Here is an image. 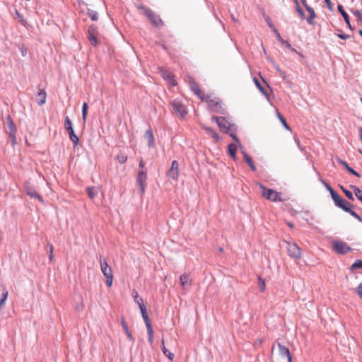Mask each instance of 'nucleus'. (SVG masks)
Returning a JSON list of instances; mask_svg holds the SVG:
<instances>
[{
  "label": "nucleus",
  "instance_id": "35",
  "mask_svg": "<svg viewBox=\"0 0 362 362\" xmlns=\"http://www.w3.org/2000/svg\"><path fill=\"white\" fill-rule=\"evenodd\" d=\"M64 127L69 132L73 129L71 122L68 116L65 117Z\"/></svg>",
  "mask_w": 362,
  "mask_h": 362
},
{
  "label": "nucleus",
  "instance_id": "11",
  "mask_svg": "<svg viewBox=\"0 0 362 362\" xmlns=\"http://www.w3.org/2000/svg\"><path fill=\"white\" fill-rule=\"evenodd\" d=\"M171 105L173 111L176 112L178 116L183 117L187 115V108L180 100H175L172 101Z\"/></svg>",
  "mask_w": 362,
  "mask_h": 362
},
{
  "label": "nucleus",
  "instance_id": "49",
  "mask_svg": "<svg viewBox=\"0 0 362 362\" xmlns=\"http://www.w3.org/2000/svg\"><path fill=\"white\" fill-rule=\"evenodd\" d=\"M325 2L329 10L332 9V4L330 0H325Z\"/></svg>",
  "mask_w": 362,
  "mask_h": 362
},
{
  "label": "nucleus",
  "instance_id": "54",
  "mask_svg": "<svg viewBox=\"0 0 362 362\" xmlns=\"http://www.w3.org/2000/svg\"><path fill=\"white\" fill-rule=\"evenodd\" d=\"M303 5L305 7V8H307L308 7H309L310 6H308V4H307V1L306 0H300Z\"/></svg>",
  "mask_w": 362,
  "mask_h": 362
},
{
  "label": "nucleus",
  "instance_id": "38",
  "mask_svg": "<svg viewBox=\"0 0 362 362\" xmlns=\"http://www.w3.org/2000/svg\"><path fill=\"white\" fill-rule=\"evenodd\" d=\"M98 35V29L95 25H91L89 26L88 30V35Z\"/></svg>",
  "mask_w": 362,
  "mask_h": 362
},
{
  "label": "nucleus",
  "instance_id": "36",
  "mask_svg": "<svg viewBox=\"0 0 362 362\" xmlns=\"http://www.w3.org/2000/svg\"><path fill=\"white\" fill-rule=\"evenodd\" d=\"M88 104L86 103H84L82 107V119L83 122H86V117L88 115Z\"/></svg>",
  "mask_w": 362,
  "mask_h": 362
},
{
  "label": "nucleus",
  "instance_id": "40",
  "mask_svg": "<svg viewBox=\"0 0 362 362\" xmlns=\"http://www.w3.org/2000/svg\"><path fill=\"white\" fill-rule=\"evenodd\" d=\"M362 268V260L358 259L351 265V269H361Z\"/></svg>",
  "mask_w": 362,
  "mask_h": 362
},
{
  "label": "nucleus",
  "instance_id": "56",
  "mask_svg": "<svg viewBox=\"0 0 362 362\" xmlns=\"http://www.w3.org/2000/svg\"><path fill=\"white\" fill-rule=\"evenodd\" d=\"M360 134H361V141L362 142V128L359 129Z\"/></svg>",
  "mask_w": 362,
  "mask_h": 362
},
{
  "label": "nucleus",
  "instance_id": "58",
  "mask_svg": "<svg viewBox=\"0 0 362 362\" xmlns=\"http://www.w3.org/2000/svg\"><path fill=\"white\" fill-rule=\"evenodd\" d=\"M255 343L260 344L262 343V340L261 339H258V340L256 341Z\"/></svg>",
  "mask_w": 362,
  "mask_h": 362
},
{
  "label": "nucleus",
  "instance_id": "6",
  "mask_svg": "<svg viewBox=\"0 0 362 362\" xmlns=\"http://www.w3.org/2000/svg\"><path fill=\"white\" fill-rule=\"evenodd\" d=\"M138 8L144 11V15L149 19L153 25L161 27L164 25L160 17L156 14L152 10L145 7L144 5L138 6Z\"/></svg>",
  "mask_w": 362,
  "mask_h": 362
},
{
  "label": "nucleus",
  "instance_id": "48",
  "mask_svg": "<svg viewBox=\"0 0 362 362\" xmlns=\"http://www.w3.org/2000/svg\"><path fill=\"white\" fill-rule=\"evenodd\" d=\"M337 36L340 39H342V40H346V39L349 38V37H350L349 35H345V34H342V33H338Z\"/></svg>",
  "mask_w": 362,
  "mask_h": 362
},
{
  "label": "nucleus",
  "instance_id": "27",
  "mask_svg": "<svg viewBox=\"0 0 362 362\" xmlns=\"http://www.w3.org/2000/svg\"><path fill=\"white\" fill-rule=\"evenodd\" d=\"M206 132L216 141L219 140V136L211 128L208 127H204Z\"/></svg>",
  "mask_w": 362,
  "mask_h": 362
},
{
  "label": "nucleus",
  "instance_id": "42",
  "mask_svg": "<svg viewBox=\"0 0 362 362\" xmlns=\"http://www.w3.org/2000/svg\"><path fill=\"white\" fill-rule=\"evenodd\" d=\"M254 81L255 83V85L257 86V87L259 88V90L263 93V94H265V90L263 88V86L261 85L260 82L258 81L257 78H254Z\"/></svg>",
  "mask_w": 362,
  "mask_h": 362
},
{
  "label": "nucleus",
  "instance_id": "14",
  "mask_svg": "<svg viewBox=\"0 0 362 362\" xmlns=\"http://www.w3.org/2000/svg\"><path fill=\"white\" fill-rule=\"evenodd\" d=\"M167 175L173 180H177L179 177V164L177 160H173L172 162L171 168L168 171Z\"/></svg>",
  "mask_w": 362,
  "mask_h": 362
},
{
  "label": "nucleus",
  "instance_id": "60",
  "mask_svg": "<svg viewBox=\"0 0 362 362\" xmlns=\"http://www.w3.org/2000/svg\"><path fill=\"white\" fill-rule=\"evenodd\" d=\"M22 54H23V55L24 56V55H25V54H26V53L25 52V51H23V52H22Z\"/></svg>",
  "mask_w": 362,
  "mask_h": 362
},
{
  "label": "nucleus",
  "instance_id": "13",
  "mask_svg": "<svg viewBox=\"0 0 362 362\" xmlns=\"http://www.w3.org/2000/svg\"><path fill=\"white\" fill-rule=\"evenodd\" d=\"M331 197H332L333 201L334 202L335 204L338 207L342 209L344 211L349 206H351V204L344 200L337 192L332 193V195Z\"/></svg>",
  "mask_w": 362,
  "mask_h": 362
},
{
  "label": "nucleus",
  "instance_id": "7",
  "mask_svg": "<svg viewBox=\"0 0 362 362\" xmlns=\"http://www.w3.org/2000/svg\"><path fill=\"white\" fill-rule=\"evenodd\" d=\"M288 255L294 259H300L303 256L302 249L295 243L284 240Z\"/></svg>",
  "mask_w": 362,
  "mask_h": 362
},
{
  "label": "nucleus",
  "instance_id": "34",
  "mask_svg": "<svg viewBox=\"0 0 362 362\" xmlns=\"http://www.w3.org/2000/svg\"><path fill=\"white\" fill-rule=\"evenodd\" d=\"M352 206H353L352 204H351V206H349L346 209H345L344 211L346 212L349 213L352 216L357 218L358 220L361 221V218L360 217V216L358 214H356L354 211L351 210V207H352Z\"/></svg>",
  "mask_w": 362,
  "mask_h": 362
},
{
  "label": "nucleus",
  "instance_id": "51",
  "mask_svg": "<svg viewBox=\"0 0 362 362\" xmlns=\"http://www.w3.org/2000/svg\"><path fill=\"white\" fill-rule=\"evenodd\" d=\"M325 186L328 191L330 192L331 196L332 195V193H336V192L330 187V185L325 184Z\"/></svg>",
  "mask_w": 362,
  "mask_h": 362
},
{
  "label": "nucleus",
  "instance_id": "31",
  "mask_svg": "<svg viewBox=\"0 0 362 362\" xmlns=\"http://www.w3.org/2000/svg\"><path fill=\"white\" fill-rule=\"evenodd\" d=\"M276 115L279 118V119L280 120V122H281V124L284 125V127L288 129V130H291V128L290 127L288 126V124H287L286 119L284 118V117L281 115V113L279 112H276Z\"/></svg>",
  "mask_w": 362,
  "mask_h": 362
},
{
  "label": "nucleus",
  "instance_id": "55",
  "mask_svg": "<svg viewBox=\"0 0 362 362\" xmlns=\"http://www.w3.org/2000/svg\"><path fill=\"white\" fill-rule=\"evenodd\" d=\"M268 25H269V26L271 28H272L273 30H274V29H276V28H274V25L272 24V23H271V22H268Z\"/></svg>",
  "mask_w": 362,
  "mask_h": 362
},
{
  "label": "nucleus",
  "instance_id": "12",
  "mask_svg": "<svg viewBox=\"0 0 362 362\" xmlns=\"http://www.w3.org/2000/svg\"><path fill=\"white\" fill-rule=\"evenodd\" d=\"M332 245L334 250L339 254H346L351 250L348 245L342 241H335Z\"/></svg>",
  "mask_w": 362,
  "mask_h": 362
},
{
  "label": "nucleus",
  "instance_id": "29",
  "mask_svg": "<svg viewBox=\"0 0 362 362\" xmlns=\"http://www.w3.org/2000/svg\"><path fill=\"white\" fill-rule=\"evenodd\" d=\"M274 33L276 35V37L277 39L279 40V41L284 46L287 47H291V45L289 44L288 42L284 40L281 35L279 34V33L278 32V30L276 29H274Z\"/></svg>",
  "mask_w": 362,
  "mask_h": 362
},
{
  "label": "nucleus",
  "instance_id": "5",
  "mask_svg": "<svg viewBox=\"0 0 362 362\" xmlns=\"http://www.w3.org/2000/svg\"><path fill=\"white\" fill-rule=\"evenodd\" d=\"M205 100L208 105V107L213 111L219 114H225V110L223 107L221 100L215 96L209 95H205Z\"/></svg>",
  "mask_w": 362,
  "mask_h": 362
},
{
  "label": "nucleus",
  "instance_id": "10",
  "mask_svg": "<svg viewBox=\"0 0 362 362\" xmlns=\"http://www.w3.org/2000/svg\"><path fill=\"white\" fill-rule=\"evenodd\" d=\"M187 82L189 84L191 90L202 100L205 98V93L200 89L198 83L191 76H188Z\"/></svg>",
  "mask_w": 362,
  "mask_h": 362
},
{
  "label": "nucleus",
  "instance_id": "39",
  "mask_svg": "<svg viewBox=\"0 0 362 362\" xmlns=\"http://www.w3.org/2000/svg\"><path fill=\"white\" fill-rule=\"evenodd\" d=\"M258 287L259 289V292H264L265 288V282L260 277L258 278Z\"/></svg>",
  "mask_w": 362,
  "mask_h": 362
},
{
  "label": "nucleus",
  "instance_id": "21",
  "mask_svg": "<svg viewBox=\"0 0 362 362\" xmlns=\"http://www.w3.org/2000/svg\"><path fill=\"white\" fill-rule=\"evenodd\" d=\"M244 161L250 166L252 171H256L257 168L252 158L246 153H243Z\"/></svg>",
  "mask_w": 362,
  "mask_h": 362
},
{
  "label": "nucleus",
  "instance_id": "45",
  "mask_svg": "<svg viewBox=\"0 0 362 362\" xmlns=\"http://www.w3.org/2000/svg\"><path fill=\"white\" fill-rule=\"evenodd\" d=\"M49 259L50 261H52L53 259H54V248H53V246L52 245H49Z\"/></svg>",
  "mask_w": 362,
  "mask_h": 362
},
{
  "label": "nucleus",
  "instance_id": "25",
  "mask_svg": "<svg viewBox=\"0 0 362 362\" xmlns=\"http://www.w3.org/2000/svg\"><path fill=\"white\" fill-rule=\"evenodd\" d=\"M306 10L310 14L309 17L307 18V21L308 22V23L313 24V20L316 17L315 11L310 6L308 7Z\"/></svg>",
  "mask_w": 362,
  "mask_h": 362
},
{
  "label": "nucleus",
  "instance_id": "1",
  "mask_svg": "<svg viewBox=\"0 0 362 362\" xmlns=\"http://www.w3.org/2000/svg\"><path fill=\"white\" fill-rule=\"evenodd\" d=\"M211 119L216 122L220 129L228 134L235 141H238L236 136V127L231 124L225 117L213 116Z\"/></svg>",
  "mask_w": 362,
  "mask_h": 362
},
{
  "label": "nucleus",
  "instance_id": "50",
  "mask_svg": "<svg viewBox=\"0 0 362 362\" xmlns=\"http://www.w3.org/2000/svg\"><path fill=\"white\" fill-rule=\"evenodd\" d=\"M16 13L17 16L20 18V21H21L23 24H25V20L23 19V16H22V15H21V14H20V13H18V11H16Z\"/></svg>",
  "mask_w": 362,
  "mask_h": 362
},
{
  "label": "nucleus",
  "instance_id": "33",
  "mask_svg": "<svg viewBox=\"0 0 362 362\" xmlns=\"http://www.w3.org/2000/svg\"><path fill=\"white\" fill-rule=\"evenodd\" d=\"M98 35H88V40L91 43L92 45L96 46L98 45L99 41L97 37Z\"/></svg>",
  "mask_w": 362,
  "mask_h": 362
},
{
  "label": "nucleus",
  "instance_id": "47",
  "mask_svg": "<svg viewBox=\"0 0 362 362\" xmlns=\"http://www.w3.org/2000/svg\"><path fill=\"white\" fill-rule=\"evenodd\" d=\"M7 299V296H2L0 298V309H2L4 306L5 302Z\"/></svg>",
  "mask_w": 362,
  "mask_h": 362
},
{
  "label": "nucleus",
  "instance_id": "8",
  "mask_svg": "<svg viewBox=\"0 0 362 362\" xmlns=\"http://www.w3.org/2000/svg\"><path fill=\"white\" fill-rule=\"evenodd\" d=\"M259 187L261 189V194L265 199L272 202L281 201L280 194L279 192L272 189L267 188L262 185H260Z\"/></svg>",
  "mask_w": 362,
  "mask_h": 362
},
{
  "label": "nucleus",
  "instance_id": "4",
  "mask_svg": "<svg viewBox=\"0 0 362 362\" xmlns=\"http://www.w3.org/2000/svg\"><path fill=\"white\" fill-rule=\"evenodd\" d=\"M147 180V169L145 168V163L142 158L139 160V169L136 175V182L139 186L141 194L145 192L146 182Z\"/></svg>",
  "mask_w": 362,
  "mask_h": 362
},
{
  "label": "nucleus",
  "instance_id": "24",
  "mask_svg": "<svg viewBox=\"0 0 362 362\" xmlns=\"http://www.w3.org/2000/svg\"><path fill=\"white\" fill-rule=\"evenodd\" d=\"M162 351L163 354L167 356L171 361L174 359V354L169 351L165 346L164 339H162Z\"/></svg>",
  "mask_w": 362,
  "mask_h": 362
},
{
  "label": "nucleus",
  "instance_id": "59",
  "mask_svg": "<svg viewBox=\"0 0 362 362\" xmlns=\"http://www.w3.org/2000/svg\"><path fill=\"white\" fill-rule=\"evenodd\" d=\"M358 33L362 37V30H358Z\"/></svg>",
  "mask_w": 362,
  "mask_h": 362
},
{
  "label": "nucleus",
  "instance_id": "61",
  "mask_svg": "<svg viewBox=\"0 0 362 362\" xmlns=\"http://www.w3.org/2000/svg\"><path fill=\"white\" fill-rule=\"evenodd\" d=\"M361 298H362V296H361Z\"/></svg>",
  "mask_w": 362,
  "mask_h": 362
},
{
  "label": "nucleus",
  "instance_id": "52",
  "mask_svg": "<svg viewBox=\"0 0 362 362\" xmlns=\"http://www.w3.org/2000/svg\"><path fill=\"white\" fill-rule=\"evenodd\" d=\"M294 140H295V142L296 143L297 146L303 151V149L301 147L300 142V140L298 139V138L296 136H294Z\"/></svg>",
  "mask_w": 362,
  "mask_h": 362
},
{
  "label": "nucleus",
  "instance_id": "2",
  "mask_svg": "<svg viewBox=\"0 0 362 362\" xmlns=\"http://www.w3.org/2000/svg\"><path fill=\"white\" fill-rule=\"evenodd\" d=\"M135 300L136 301V303H138V305L139 306L143 319H144L146 326L148 336V341L151 344V343H153V327L151 325L150 318L147 314L146 306L144 303L143 299L141 298H139L138 296H135Z\"/></svg>",
  "mask_w": 362,
  "mask_h": 362
},
{
  "label": "nucleus",
  "instance_id": "16",
  "mask_svg": "<svg viewBox=\"0 0 362 362\" xmlns=\"http://www.w3.org/2000/svg\"><path fill=\"white\" fill-rule=\"evenodd\" d=\"M180 281L184 289H187L192 285V280L189 274H183L180 276Z\"/></svg>",
  "mask_w": 362,
  "mask_h": 362
},
{
  "label": "nucleus",
  "instance_id": "46",
  "mask_svg": "<svg viewBox=\"0 0 362 362\" xmlns=\"http://www.w3.org/2000/svg\"><path fill=\"white\" fill-rule=\"evenodd\" d=\"M121 324L124 332H127L129 330L128 325L124 317H122Z\"/></svg>",
  "mask_w": 362,
  "mask_h": 362
},
{
  "label": "nucleus",
  "instance_id": "20",
  "mask_svg": "<svg viewBox=\"0 0 362 362\" xmlns=\"http://www.w3.org/2000/svg\"><path fill=\"white\" fill-rule=\"evenodd\" d=\"M25 192L31 197L37 198L40 202H43L42 197L31 187H25Z\"/></svg>",
  "mask_w": 362,
  "mask_h": 362
},
{
  "label": "nucleus",
  "instance_id": "17",
  "mask_svg": "<svg viewBox=\"0 0 362 362\" xmlns=\"http://www.w3.org/2000/svg\"><path fill=\"white\" fill-rule=\"evenodd\" d=\"M337 8H338L339 12L343 16V18H344L346 23L347 24L348 27L349 28V29L354 30V28H352V26H351V25L350 23L349 15L344 11L343 6L341 5H338Z\"/></svg>",
  "mask_w": 362,
  "mask_h": 362
},
{
  "label": "nucleus",
  "instance_id": "41",
  "mask_svg": "<svg viewBox=\"0 0 362 362\" xmlns=\"http://www.w3.org/2000/svg\"><path fill=\"white\" fill-rule=\"evenodd\" d=\"M294 1H295L296 4L297 6L296 10H297L298 13H299V15L300 16V17L302 18H305V13H304L303 11L300 8L298 0H294Z\"/></svg>",
  "mask_w": 362,
  "mask_h": 362
},
{
  "label": "nucleus",
  "instance_id": "15",
  "mask_svg": "<svg viewBox=\"0 0 362 362\" xmlns=\"http://www.w3.org/2000/svg\"><path fill=\"white\" fill-rule=\"evenodd\" d=\"M160 74L163 78L168 81V84L171 86H175L177 85L175 80L174 79V75L170 71L163 69H160Z\"/></svg>",
  "mask_w": 362,
  "mask_h": 362
},
{
  "label": "nucleus",
  "instance_id": "37",
  "mask_svg": "<svg viewBox=\"0 0 362 362\" xmlns=\"http://www.w3.org/2000/svg\"><path fill=\"white\" fill-rule=\"evenodd\" d=\"M340 188L343 191V192L344 193V194L346 195V197L350 199V200H354V197H353V194L352 193L349 191L348 189H345L343 186H340Z\"/></svg>",
  "mask_w": 362,
  "mask_h": 362
},
{
  "label": "nucleus",
  "instance_id": "19",
  "mask_svg": "<svg viewBox=\"0 0 362 362\" xmlns=\"http://www.w3.org/2000/svg\"><path fill=\"white\" fill-rule=\"evenodd\" d=\"M47 98L46 92L44 90H40L37 95V103L39 105H42L45 103Z\"/></svg>",
  "mask_w": 362,
  "mask_h": 362
},
{
  "label": "nucleus",
  "instance_id": "9",
  "mask_svg": "<svg viewBox=\"0 0 362 362\" xmlns=\"http://www.w3.org/2000/svg\"><path fill=\"white\" fill-rule=\"evenodd\" d=\"M100 269L101 271L104 275V276L106 278V283L107 285L110 287L112 284L113 281V275L111 267L108 265L107 261L104 260L102 261L100 260Z\"/></svg>",
  "mask_w": 362,
  "mask_h": 362
},
{
  "label": "nucleus",
  "instance_id": "43",
  "mask_svg": "<svg viewBox=\"0 0 362 362\" xmlns=\"http://www.w3.org/2000/svg\"><path fill=\"white\" fill-rule=\"evenodd\" d=\"M88 16L93 21H97L98 18L97 12L94 11H89Z\"/></svg>",
  "mask_w": 362,
  "mask_h": 362
},
{
  "label": "nucleus",
  "instance_id": "44",
  "mask_svg": "<svg viewBox=\"0 0 362 362\" xmlns=\"http://www.w3.org/2000/svg\"><path fill=\"white\" fill-rule=\"evenodd\" d=\"M353 13L357 17L358 21L362 22V11L356 10L354 11Z\"/></svg>",
  "mask_w": 362,
  "mask_h": 362
},
{
  "label": "nucleus",
  "instance_id": "23",
  "mask_svg": "<svg viewBox=\"0 0 362 362\" xmlns=\"http://www.w3.org/2000/svg\"><path fill=\"white\" fill-rule=\"evenodd\" d=\"M87 194L90 199H93L98 194V189L95 187H88L86 189Z\"/></svg>",
  "mask_w": 362,
  "mask_h": 362
},
{
  "label": "nucleus",
  "instance_id": "30",
  "mask_svg": "<svg viewBox=\"0 0 362 362\" xmlns=\"http://www.w3.org/2000/svg\"><path fill=\"white\" fill-rule=\"evenodd\" d=\"M228 153L229 155L233 158H235V153H236V151H237V146L235 144H230L229 146H228Z\"/></svg>",
  "mask_w": 362,
  "mask_h": 362
},
{
  "label": "nucleus",
  "instance_id": "32",
  "mask_svg": "<svg viewBox=\"0 0 362 362\" xmlns=\"http://www.w3.org/2000/svg\"><path fill=\"white\" fill-rule=\"evenodd\" d=\"M116 159L120 164H124L127 161V156L124 153H120L117 154Z\"/></svg>",
  "mask_w": 362,
  "mask_h": 362
},
{
  "label": "nucleus",
  "instance_id": "26",
  "mask_svg": "<svg viewBox=\"0 0 362 362\" xmlns=\"http://www.w3.org/2000/svg\"><path fill=\"white\" fill-rule=\"evenodd\" d=\"M70 140L73 142L74 147H76L79 141L78 137L75 134L74 131L71 130L69 132Z\"/></svg>",
  "mask_w": 362,
  "mask_h": 362
},
{
  "label": "nucleus",
  "instance_id": "3",
  "mask_svg": "<svg viewBox=\"0 0 362 362\" xmlns=\"http://www.w3.org/2000/svg\"><path fill=\"white\" fill-rule=\"evenodd\" d=\"M272 355L277 360L287 359L288 362H292V357L288 348L279 342L273 344L272 347Z\"/></svg>",
  "mask_w": 362,
  "mask_h": 362
},
{
  "label": "nucleus",
  "instance_id": "18",
  "mask_svg": "<svg viewBox=\"0 0 362 362\" xmlns=\"http://www.w3.org/2000/svg\"><path fill=\"white\" fill-rule=\"evenodd\" d=\"M337 161H338L339 164L343 165L349 173H351L355 176L360 177V175L356 171H355L353 168H351L346 161H344L340 158L337 159Z\"/></svg>",
  "mask_w": 362,
  "mask_h": 362
},
{
  "label": "nucleus",
  "instance_id": "28",
  "mask_svg": "<svg viewBox=\"0 0 362 362\" xmlns=\"http://www.w3.org/2000/svg\"><path fill=\"white\" fill-rule=\"evenodd\" d=\"M351 188L353 189L355 196L357 197V199L362 202V190L354 185H351Z\"/></svg>",
  "mask_w": 362,
  "mask_h": 362
},
{
  "label": "nucleus",
  "instance_id": "53",
  "mask_svg": "<svg viewBox=\"0 0 362 362\" xmlns=\"http://www.w3.org/2000/svg\"><path fill=\"white\" fill-rule=\"evenodd\" d=\"M125 333L130 340L134 341V337L129 330H127V332H125Z\"/></svg>",
  "mask_w": 362,
  "mask_h": 362
},
{
  "label": "nucleus",
  "instance_id": "57",
  "mask_svg": "<svg viewBox=\"0 0 362 362\" xmlns=\"http://www.w3.org/2000/svg\"><path fill=\"white\" fill-rule=\"evenodd\" d=\"M288 226L291 228H293V224L291 223H288Z\"/></svg>",
  "mask_w": 362,
  "mask_h": 362
},
{
  "label": "nucleus",
  "instance_id": "22",
  "mask_svg": "<svg viewBox=\"0 0 362 362\" xmlns=\"http://www.w3.org/2000/svg\"><path fill=\"white\" fill-rule=\"evenodd\" d=\"M145 139L148 141V146L151 147L154 144V137L151 129H148L144 134Z\"/></svg>",
  "mask_w": 362,
  "mask_h": 362
}]
</instances>
